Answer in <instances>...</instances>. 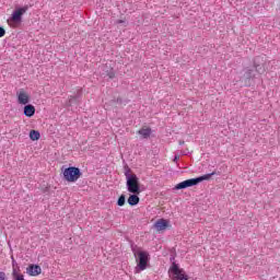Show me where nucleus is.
<instances>
[{"label": "nucleus", "instance_id": "nucleus-14", "mask_svg": "<svg viewBox=\"0 0 280 280\" xmlns=\"http://www.w3.org/2000/svg\"><path fill=\"white\" fill-rule=\"evenodd\" d=\"M80 97H82V90H78L75 95L70 96L68 101V106H71L72 104H78L80 102Z\"/></svg>", "mask_w": 280, "mask_h": 280}, {"label": "nucleus", "instance_id": "nucleus-13", "mask_svg": "<svg viewBox=\"0 0 280 280\" xmlns=\"http://www.w3.org/2000/svg\"><path fill=\"white\" fill-rule=\"evenodd\" d=\"M127 202L130 207H137V205H139L140 202L139 194L130 195L129 198L127 199Z\"/></svg>", "mask_w": 280, "mask_h": 280}, {"label": "nucleus", "instance_id": "nucleus-5", "mask_svg": "<svg viewBox=\"0 0 280 280\" xmlns=\"http://www.w3.org/2000/svg\"><path fill=\"white\" fill-rule=\"evenodd\" d=\"M27 10H30L28 5H24L21 8H18L13 11V13L11 14V18L8 20V23H14L15 25H19L21 23H23V14H25V12H27Z\"/></svg>", "mask_w": 280, "mask_h": 280}, {"label": "nucleus", "instance_id": "nucleus-3", "mask_svg": "<svg viewBox=\"0 0 280 280\" xmlns=\"http://www.w3.org/2000/svg\"><path fill=\"white\" fill-rule=\"evenodd\" d=\"M62 174L63 179L67 180V183H77V180L82 176V171H80L79 167L75 166H69L66 167L62 166Z\"/></svg>", "mask_w": 280, "mask_h": 280}, {"label": "nucleus", "instance_id": "nucleus-24", "mask_svg": "<svg viewBox=\"0 0 280 280\" xmlns=\"http://www.w3.org/2000/svg\"><path fill=\"white\" fill-rule=\"evenodd\" d=\"M116 104H124V100H121V97H118V98L116 100Z\"/></svg>", "mask_w": 280, "mask_h": 280}, {"label": "nucleus", "instance_id": "nucleus-18", "mask_svg": "<svg viewBox=\"0 0 280 280\" xmlns=\"http://www.w3.org/2000/svg\"><path fill=\"white\" fill-rule=\"evenodd\" d=\"M104 71L105 75L109 78V80H115V70L113 68L105 67Z\"/></svg>", "mask_w": 280, "mask_h": 280}, {"label": "nucleus", "instance_id": "nucleus-9", "mask_svg": "<svg viewBox=\"0 0 280 280\" xmlns=\"http://www.w3.org/2000/svg\"><path fill=\"white\" fill-rule=\"evenodd\" d=\"M18 103L23 106L30 104V94L25 90L21 89L18 93Z\"/></svg>", "mask_w": 280, "mask_h": 280}, {"label": "nucleus", "instance_id": "nucleus-11", "mask_svg": "<svg viewBox=\"0 0 280 280\" xmlns=\"http://www.w3.org/2000/svg\"><path fill=\"white\" fill-rule=\"evenodd\" d=\"M170 226V221L166 219H160L154 223L156 231H165Z\"/></svg>", "mask_w": 280, "mask_h": 280}, {"label": "nucleus", "instance_id": "nucleus-27", "mask_svg": "<svg viewBox=\"0 0 280 280\" xmlns=\"http://www.w3.org/2000/svg\"><path fill=\"white\" fill-rule=\"evenodd\" d=\"M118 23H124V21L120 20V21H118Z\"/></svg>", "mask_w": 280, "mask_h": 280}, {"label": "nucleus", "instance_id": "nucleus-15", "mask_svg": "<svg viewBox=\"0 0 280 280\" xmlns=\"http://www.w3.org/2000/svg\"><path fill=\"white\" fill-rule=\"evenodd\" d=\"M215 171L206 175H201L199 177H195L197 185H200V183H203V180H211V176H215Z\"/></svg>", "mask_w": 280, "mask_h": 280}, {"label": "nucleus", "instance_id": "nucleus-25", "mask_svg": "<svg viewBox=\"0 0 280 280\" xmlns=\"http://www.w3.org/2000/svg\"><path fill=\"white\" fill-rule=\"evenodd\" d=\"M178 159H180V156L179 155H175L174 159H173V163H177Z\"/></svg>", "mask_w": 280, "mask_h": 280}, {"label": "nucleus", "instance_id": "nucleus-19", "mask_svg": "<svg viewBox=\"0 0 280 280\" xmlns=\"http://www.w3.org/2000/svg\"><path fill=\"white\" fill-rule=\"evenodd\" d=\"M126 205V195H120L118 200H117V206L118 207H124Z\"/></svg>", "mask_w": 280, "mask_h": 280}, {"label": "nucleus", "instance_id": "nucleus-22", "mask_svg": "<svg viewBox=\"0 0 280 280\" xmlns=\"http://www.w3.org/2000/svg\"><path fill=\"white\" fill-rule=\"evenodd\" d=\"M5 36V28L3 26H0V38H3Z\"/></svg>", "mask_w": 280, "mask_h": 280}, {"label": "nucleus", "instance_id": "nucleus-26", "mask_svg": "<svg viewBox=\"0 0 280 280\" xmlns=\"http://www.w3.org/2000/svg\"><path fill=\"white\" fill-rule=\"evenodd\" d=\"M179 145H185L184 140H179Z\"/></svg>", "mask_w": 280, "mask_h": 280}, {"label": "nucleus", "instance_id": "nucleus-16", "mask_svg": "<svg viewBox=\"0 0 280 280\" xmlns=\"http://www.w3.org/2000/svg\"><path fill=\"white\" fill-rule=\"evenodd\" d=\"M138 135H141L142 139H150V135H152V128H142L138 130Z\"/></svg>", "mask_w": 280, "mask_h": 280}, {"label": "nucleus", "instance_id": "nucleus-23", "mask_svg": "<svg viewBox=\"0 0 280 280\" xmlns=\"http://www.w3.org/2000/svg\"><path fill=\"white\" fill-rule=\"evenodd\" d=\"M0 280H5V272L0 271Z\"/></svg>", "mask_w": 280, "mask_h": 280}, {"label": "nucleus", "instance_id": "nucleus-7", "mask_svg": "<svg viewBox=\"0 0 280 280\" xmlns=\"http://www.w3.org/2000/svg\"><path fill=\"white\" fill-rule=\"evenodd\" d=\"M253 69H255L260 74L266 73V61H264L262 57H256L254 59Z\"/></svg>", "mask_w": 280, "mask_h": 280}, {"label": "nucleus", "instance_id": "nucleus-20", "mask_svg": "<svg viewBox=\"0 0 280 280\" xmlns=\"http://www.w3.org/2000/svg\"><path fill=\"white\" fill-rule=\"evenodd\" d=\"M130 172H132V170H130L128 167V165L125 166V176L126 178H128V176H136L137 174H130Z\"/></svg>", "mask_w": 280, "mask_h": 280}, {"label": "nucleus", "instance_id": "nucleus-17", "mask_svg": "<svg viewBox=\"0 0 280 280\" xmlns=\"http://www.w3.org/2000/svg\"><path fill=\"white\" fill-rule=\"evenodd\" d=\"M30 139L31 141H38L40 139V132L38 130H31L30 131Z\"/></svg>", "mask_w": 280, "mask_h": 280}, {"label": "nucleus", "instance_id": "nucleus-6", "mask_svg": "<svg viewBox=\"0 0 280 280\" xmlns=\"http://www.w3.org/2000/svg\"><path fill=\"white\" fill-rule=\"evenodd\" d=\"M126 179L129 194H141V186L139 185V177L137 175L128 176Z\"/></svg>", "mask_w": 280, "mask_h": 280}, {"label": "nucleus", "instance_id": "nucleus-8", "mask_svg": "<svg viewBox=\"0 0 280 280\" xmlns=\"http://www.w3.org/2000/svg\"><path fill=\"white\" fill-rule=\"evenodd\" d=\"M196 185H198V183L196 182V177H195V178L186 179L182 183H178L177 185H175L174 189L178 191L180 189H187L188 187H196Z\"/></svg>", "mask_w": 280, "mask_h": 280}, {"label": "nucleus", "instance_id": "nucleus-4", "mask_svg": "<svg viewBox=\"0 0 280 280\" xmlns=\"http://www.w3.org/2000/svg\"><path fill=\"white\" fill-rule=\"evenodd\" d=\"M255 68L247 67L243 70V74L240 79L241 86H250L253 84V80H255L256 75Z\"/></svg>", "mask_w": 280, "mask_h": 280}, {"label": "nucleus", "instance_id": "nucleus-2", "mask_svg": "<svg viewBox=\"0 0 280 280\" xmlns=\"http://www.w3.org/2000/svg\"><path fill=\"white\" fill-rule=\"evenodd\" d=\"M131 250L135 257H138L137 260V268L139 270H145L148 268V262L150 261V254L148 252L140 250L139 246L131 245Z\"/></svg>", "mask_w": 280, "mask_h": 280}, {"label": "nucleus", "instance_id": "nucleus-10", "mask_svg": "<svg viewBox=\"0 0 280 280\" xmlns=\"http://www.w3.org/2000/svg\"><path fill=\"white\" fill-rule=\"evenodd\" d=\"M26 272H27V275H30V277H38V275H40V272H43V269L38 265H30L26 268Z\"/></svg>", "mask_w": 280, "mask_h": 280}, {"label": "nucleus", "instance_id": "nucleus-21", "mask_svg": "<svg viewBox=\"0 0 280 280\" xmlns=\"http://www.w3.org/2000/svg\"><path fill=\"white\" fill-rule=\"evenodd\" d=\"M11 259H12L13 271L16 270L19 272V264H16V260L14 259V257H11Z\"/></svg>", "mask_w": 280, "mask_h": 280}, {"label": "nucleus", "instance_id": "nucleus-12", "mask_svg": "<svg viewBox=\"0 0 280 280\" xmlns=\"http://www.w3.org/2000/svg\"><path fill=\"white\" fill-rule=\"evenodd\" d=\"M24 115L28 118L34 117L36 115V107L32 104L24 105Z\"/></svg>", "mask_w": 280, "mask_h": 280}, {"label": "nucleus", "instance_id": "nucleus-1", "mask_svg": "<svg viewBox=\"0 0 280 280\" xmlns=\"http://www.w3.org/2000/svg\"><path fill=\"white\" fill-rule=\"evenodd\" d=\"M176 256L172 255L170 257V261L172 262L170 269H168V277L172 280H189V276L185 272V269L180 268L178 264L175 261Z\"/></svg>", "mask_w": 280, "mask_h": 280}]
</instances>
